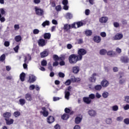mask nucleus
I'll list each match as a JSON object with an SVG mask.
<instances>
[{
	"mask_svg": "<svg viewBox=\"0 0 129 129\" xmlns=\"http://www.w3.org/2000/svg\"><path fill=\"white\" fill-rule=\"evenodd\" d=\"M70 64H76L78 61H81L79 56L76 54L70 55L68 58Z\"/></svg>",
	"mask_w": 129,
	"mask_h": 129,
	"instance_id": "f257e3e1",
	"label": "nucleus"
},
{
	"mask_svg": "<svg viewBox=\"0 0 129 129\" xmlns=\"http://www.w3.org/2000/svg\"><path fill=\"white\" fill-rule=\"evenodd\" d=\"M87 53V51L86 50L84 49V48H80L78 51V55H77V56L79 57L80 60H81L83 58V56L86 55Z\"/></svg>",
	"mask_w": 129,
	"mask_h": 129,
	"instance_id": "f03ea898",
	"label": "nucleus"
},
{
	"mask_svg": "<svg viewBox=\"0 0 129 129\" xmlns=\"http://www.w3.org/2000/svg\"><path fill=\"white\" fill-rule=\"evenodd\" d=\"M41 109L43 111H40V113H41L44 117H47V116L49 115V112L47 111L46 107H42Z\"/></svg>",
	"mask_w": 129,
	"mask_h": 129,
	"instance_id": "7ed1b4c3",
	"label": "nucleus"
},
{
	"mask_svg": "<svg viewBox=\"0 0 129 129\" xmlns=\"http://www.w3.org/2000/svg\"><path fill=\"white\" fill-rule=\"evenodd\" d=\"M120 61L122 63H124L126 64L129 62V58L127 56H122L120 57Z\"/></svg>",
	"mask_w": 129,
	"mask_h": 129,
	"instance_id": "20e7f679",
	"label": "nucleus"
},
{
	"mask_svg": "<svg viewBox=\"0 0 129 129\" xmlns=\"http://www.w3.org/2000/svg\"><path fill=\"white\" fill-rule=\"evenodd\" d=\"M37 43L40 47H44L46 45V40L44 39H39Z\"/></svg>",
	"mask_w": 129,
	"mask_h": 129,
	"instance_id": "39448f33",
	"label": "nucleus"
},
{
	"mask_svg": "<svg viewBox=\"0 0 129 129\" xmlns=\"http://www.w3.org/2000/svg\"><path fill=\"white\" fill-rule=\"evenodd\" d=\"M35 12L37 16H43L44 15V10L43 9L35 8Z\"/></svg>",
	"mask_w": 129,
	"mask_h": 129,
	"instance_id": "423d86ee",
	"label": "nucleus"
},
{
	"mask_svg": "<svg viewBox=\"0 0 129 129\" xmlns=\"http://www.w3.org/2000/svg\"><path fill=\"white\" fill-rule=\"evenodd\" d=\"M101 85H102V87L106 88L107 86L109 85V82H108L107 80L104 79L101 82Z\"/></svg>",
	"mask_w": 129,
	"mask_h": 129,
	"instance_id": "0eeeda50",
	"label": "nucleus"
},
{
	"mask_svg": "<svg viewBox=\"0 0 129 129\" xmlns=\"http://www.w3.org/2000/svg\"><path fill=\"white\" fill-rule=\"evenodd\" d=\"M96 76H97V74L96 73L93 74L92 77L89 79L90 82L95 83V82L96 81Z\"/></svg>",
	"mask_w": 129,
	"mask_h": 129,
	"instance_id": "6e6552de",
	"label": "nucleus"
},
{
	"mask_svg": "<svg viewBox=\"0 0 129 129\" xmlns=\"http://www.w3.org/2000/svg\"><path fill=\"white\" fill-rule=\"evenodd\" d=\"M93 40L95 43H100V42H101V37L99 36L96 35L94 36Z\"/></svg>",
	"mask_w": 129,
	"mask_h": 129,
	"instance_id": "1a4fd4ad",
	"label": "nucleus"
},
{
	"mask_svg": "<svg viewBox=\"0 0 129 129\" xmlns=\"http://www.w3.org/2000/svg\"><path fill=\"white\" fill-rule=\"evenodd\" d=\"M72 71L74 74H77L79 73V71H80V68L78 66H75L72 68Z\"/></svg>",
	"mask_w": 129,
	"mask_h": 129,
	"instance_id": "9d476101",
	"label": "nucleus"
},
{
	"mask_svg": "<svg viewBox=\"0 0 129 129\" xmlns=\"http://www.w3.org/2000/svg\"><path fill=\"white\" fill-rule=\"evenodd\" d=\"M70 29H71V25L68 24H66L64 25L63 27L64 32H69Z\"/></svg>",
	"mask_w": 129,
	"mask_h": 129,
	"instance_id": "9b49d317",
	"label": "nucleus"
},
{
	"mask_svg": "<svg viewBox=\"0 0 129 129\" xmlns=\"http://www.w3.org/2000/svg\"><path fill=\"white\" fill-rule=\"evenodd\" d=\"M25 99L28 101H32L33 100V97H32V94L30 93H28L25 94Z\"/></svg>",
	"mask_w": 129,
	"mask_h": 129,
	"instance_id": "f8f14e48",
	"label": "nucleus"
},
{
	"mask_svg": "<svg viewBox=\"0 0 129 129\" xmlns=\"http://www.w3.org/2000/svg\"><path fill=\"white\" fill-rule=\"evenodd\" d=\"M88 114L90 116H93V117H94L95 116H96V114H97V113H96V111H95V110L93 109H91L89 110Z\"/></svg>",
	"mask_w": 129,
	"mask_h": 129,
	"instance_id": "ddd939ff",
	"label": "nucleus"
},
{
	"mask_svg": "<svg viewBox=\"0 0 129 129\" xmlns=\"http://www.w3.org/2000/svg\"><path fill=\"white\" fill-rule=\"evenodd\" d=\"M36 81V77L33 75H31L29 76V79L28 80V82L29 83H34Z\"/></svg>",
	"mask_w": 129,
	"mask_h": 129,
	"instance_id": "4468645a",
	"label": "nucleus"
},
{
	"mask_svg": "<svg viewBox=\"0 0 129 129\" xmlns=\"http://www.w3.org/2000/svg\"><path fill=\"white\" fill-rule=\"evenodd\" d=\"M107 21H108V18L106 17H102L99 19V22L101 23V24H105Z\"/></svg>",
	"mask_w": 129,
	"mask_h": 129,
	"instance_id": "2eb2a0df",
	"label": "nucleus"
},
{
	"mask_svg": "<svg viewBox=\"0 0 129 129\" xmlns=\"http://www.w3.org/2000/svg\"><path fill=\"white\" fill-rule=\"evenodd\" d=\"M24 57V63H29V61H31V60H32V57L30 54H28L27 56H25Z\"/></svg>",
	"mask_w": 129,
	"mask_h": 129,
	"instance_id": "dca6fc26",
	"label": "nucleus"
},
{
	"mask_svg": "<svg viewBox=\"0 0 129 129\" xmlns=\"http://www.w3.org/2000/svg\"><path fill=\"white\" fill-rule=\"evenodd\" d=\"M5 120L7 125H11V124L14 123V120L13 119L5 118Z\"/></svg>",
	"mask_w": 129,
	"mask_h": 129,
	"instance_id": "f3484780",
	"label": "nucleus"
},
{
	"mask_svg": "<svg viewBox=\"0 0 129 129\" xmlns=\"http://www.w3.org/2000/svg\"><path fill=\"white\" fill-rule=\"evenodd\" d=\"M47 121L48 123H52L55 121V118L53 116H49L47 118Z\"/></svg>",
	"mask_w": 129,
	"mask_h": 129,
	"instance_id": "a211bd4d",
	"label": "nucleus"
},
{
	"mask_svg": "<svg viewBox=\"0 0 129 129\" xmlns=\"http://www.w3.org/2000/svg\"><path fill=\"white\" fill-rule=\"evenodd\" d=\"M107 55L110 57H114L116 56V52L112 50L107 51Z\"/></svg>",
	"mask_w": 129,
	"mask_h": 129,
	"instance_id": "6ab92c4d",
	"label": "nucleus"
},
{
	"mask_svg": "<svg viewBox=\"0 0 129 129\" xmlns=\"http://www.w3.org/2000/svg\"><path fill=\"white\" fill-rule=\"evenodd\" d=\"M3 116L4 118H10V117L12 116V113L10 112H5L3 113Z\"/></svg>",
	"mask_w": 129,
	"mask_h": 129,
	"instance_id": "aec40b11",
	"label": "nucleus"
},
{
	"mask_svg": "<svg viewBox=\"0 0 129 129\" xmlns=\"http://www.w3.org/2000/svg\"><path fill=\"white\" fill-rule=\"evenodd\" d=\"M49 55V52L47 50H44L40 53L41 58H45Z\"/></svg>",
	"mask_w": 129,
	"mask_h": 129,
	"instance_id": "412c9836",
	"label": "nucleus"
},
{
	"mask_svg": "<svg viewBox=\"0 0 129 129\" xmlns=\"http://www.w3.org/2000/svg\"><path fill=\"white\" fill-rule=\"evenodd\" d=\"M123 38V35L120 33H117L114 36V40H120Z\"/></svg>",
	"mask_w": 129,
	"mask_h": 129,
	"instance_id": "4be33fe9",
	"label": "nucleus"
},
{
	"mask_svg": "<svg viewBox=\"0 0 129 129\" xmlns=\"http://www.w3.org/2000/svg\"><path fill=\"white\" fill-rule=\"evenodd\" d=\"M43 38L45 39L50 40L51 39V34L50 33H45L43 34Z\"/></svg>",
	"mask_w": 129,
	"mask_h": 129,
	"instance_id": "5701e85b",
	"label": "nucleus"
},
{
	"mask_svg": "<svg viewBox=\"0 0 129 129\" xmlns=\"http://www.w3.org/2000/svg\"><path fill=\"white\" fill-rule=\"evenodd\" d=\"M83 100L85 102V103H87V104H89L91 102V99L87 97H84Z\"/></svg>",
	"mask_w": 129,
	"mask_h": 129,
	"instance_id": "b1692460",
	"label": "nucleus"
},
{
	"mask_svg": "<svg viewBox=\"0 0 129 129\" xmlns=\"http://www.w3.org/2000/svg\"><path fill=\"white\" fill-rule=\"evenodd\" d=\"M26 77V74L25 73H22L20 75V79L21 81L24 82L25 81V78Z\"/></svg>",
	"mask_w": 129,
	"mask_h": 129,
	"instance_id": "393cba45",
	"label": "nucleus"
},
{
	"mask_svg": "<svg viewBox=\"0 0 129 129\" xmlns=\"http://www.w3.org/2000/svg\"><path fill=\"white\" fill-rule=\"evenodd\" d=\"M61 119H62L63 120H67L68 118H69L70 116L69 114H68L67 113H64L62 116H61Z\"/></svg>",
	"mask_w": 129,
	"mask_h": 129,
	"instance_id": "a878e982",
	"label": "nucleus"
},
{
	"mask_svg": "<svg viewBox=\"0 0 129 129\" xmlns=\"http://www.w3.org/2000/svg\"><path fill=\"white\" fill-rule=\"evenodd\" d=\"M69 96H70V92L66 90L64 92V97L66 99H67L68 100H69Z\"/></svg>",
	"mask_w": 129,
	"mask_h": 129,
	"instance_id": "bb28decb",
	"label": "nucleus"
},
{
	"mask_svg": "<svg viewBox=\"0 0 129 129\" xmlns=\"http://www.w3.org/2000/svg\"><path fill=\"white\" fill-rule=\"evenodd\" d=\"M72 81L74 83L75 82H80V81H81V79H80V78H76L75 77H74L73 78H72Z\"/></svg>",
	"mask_w": 129,
	"mask_h": 129,
	"instance_id": "cd10ccee",
	"label": "nucleus"
},
{
	"mask_svg": "<svg viewBox=\"0 0 129 129\" xmlns=\"http://www.w3.org/2000/svg\"><path fill=\"white\" fill-rule=\"evenodd\" d=\"M94 89L97 90V91H100L101 89H102V86L101 85H97L95 86Z\"/></svg>",
	"mask_w": 129,
	"mask_h": 129,
	"instance_id": "c85d7f7f",
	"label": "nucleus"
},
{
	"mask_svg": "<svg viewBox=\"0 0 129 129\" xmlns=\"http://www.w3.org/2000/svg\"><path fill=\"white\" fill-rule=\"evenodd\" d=\"M85 34L86 36H87V37H90V36L92 35V31L90 30H86L85 32Z\"/></svg>",
	"mask_w": 129,
	"mask_h": 129,
	"instance_id": "c756f323",
	"label": "nucleus"
},
{
	"mask_svg": "<svg viewBox=\"0 0 129 129\" xmlns=\"http://www.w3.org/2000/svg\"><path fill=\"white\" fill-rule=\"evenodd\" d=\"M82 120V118H81L80 117H77L75 118V123L77 124H79V123H80L81 122V121Z\"/></svg>",
	"mask_w": 129,
	"mask_h": 129,
	"instance_id": "7c9ffc66",
	"label": "nucleus"
},
{
	"mask_svg": "<svg viewBox=\"0 0 129 129\" xmlns=\"http://www.w3.org/2000/svg\"><path fill=\"white\" fill-rule=\"evenodd\" d=\"M15 40L17 42H20V41H22V36L21 35L16 36L15 37Z\"/></svg>",
	"mask_w": 129,
	"mask_h": 129,
	"instance_id": "2f4dec72",
	"label": "nucleus"
},
{
	"mask_svg": "<svg viewBox=\"0 0 129 129\" xmlns=\"http://www.w3.org/2000/svg\"><path fill=\"white\" fill-rule=\"evenodd\" d=\"M66 18L69 20H71L73 18V15L70 13H68L66 14Z\"/></svg>",
	"mask_w": 129,
	"mask_h": 129,
	"instance_id": "473e14b6",
	"label": "nucleus"
},
{
	"mask_svg": "<svg viewBox=\"0 0 129 129\" xmlns=\"http://www.w3.org/2000/svg\"><path fill=\"white\" fill-rule=\"evenodd\" d=\"M50 25V21H48V20H46L45 21H44L42 24V27H43L44 28H45V27H46V26H49Z\"/></svg>",
	"mask_w": 129,
	"mask_h": 129,
	"instance_id": "72a5a7b5",
	"label": "nucleus"
},
{
	"mask_svg": "<svg viewBox=\"0 0 129 129\" xmlns=\"http://www.w3.org/2000/svg\"><path fill=\"white\" fill-rule=\"evenodd\" d=\"M107 53V50L105 49H102L100 50V54L104 55Z\"/></svg>",
	"mask_w": 129,
	"mask_h": 129,
	"instance_id": "f704fd0d",
	"label": "nucleus"
},
{
	"mask_svg": "<svg viewBox=\"0 0 129 129\" xmlns=\"http://www.w3.org/2000/svg\"><path fill=\"white\" fill-rule=\"evenodd\" d=\"M20 105H25L26 103V100L25 99H20L19 100Z\"/></svg>",
	"mask_w": 129,
	"mask_h": 129,
	"instance_id": "c9c22d12",
	"label": "nucleus"
},
{
	"mask_svg": "<svg viewBox=\"0 0 129 129\" xmlns=\"http://www.w3.org/2000/svg\"><path fill=\"white\" fill-rule=\"evenodd\" d=\"M76 25H77V28H80V27H82L84 25V23L81 21H79L76 22Z\"/></svg>",
	"mask_w": 129,
	"mask_h": 129,
	"instance_id": "e433bc0d",
	"label": "nucleus"
},
{
	"mask_svg": "<svg viewBox=\"0 0 129 129\" xmlns=\"http://www.w3.org/2000/svg\"><path fill=\"white\" fill-rule=\"evenodd\" d=\"M47 60H46L45 59H43L41 61V66H43V67L47 66Z\"/></svg>",
	"mask_w": 129,
	"mask_h": 129,
	"instance_id": "4c0bfd02",
	"label": "nucleus"
},
{
	"mask_svg": "<svg viewBox=\"0 0 129 129\" xmlns=\"http://www.w3.org/2000/svg\"><path fill=\"white\" fill-rule=\"evenodd\" d=\"M5 60H6V55L3 54L0 56V61L4 62Z\"/></svg>",
	"mask_w": 129,
	"mask_h": 129,
	"instance_id": "58836bf2",
	"label": "nucleus"
},
{
	"mask_svg": "<svg viewBox=\"0 0 129 129\" xmlns=\"http://www.w3.org/2000/svg\"><path fill=\"white\" fill-rule=\"evenodd\" d=\"M14 115L15 116V117H18V116H20L21 115V112L20 111H15L14 113Z\"/></svg>",
	"mask_w": 129,
	"mask_h": 129,
	"instance_id": "ea45409f",
	"label": "nucleus"
},
{
	"mask_svg": "<svg viewBox=\"0 0 129 129\" xmlns=\"http://www.w3.org/2000/svg\"><path fill=\"white\" fill-rule=\"evenodd\" d=\"M108 95H109L108 92H104L102 94V96L103 98H107V97H108Z\"/></svg>",
	"mask_w": 129,
	"mask_h": 129,
	"instance_id": "a19ab883",
	"label": "nucleus"
},
{
	"mask_svg": "<svg viewBox=\"0 0 129 129\" xmlns=\"http://www.w3.org/2000/svg\"><path fill=\"white\" fill-rule=\"evenodd\" d=\"M106 122L107 124H110L112 122V120L110 118H108L106 119Z\"/></svg>",
	"mask_w": 129,
	"mask_h": 129,
	"instance_id": "79ce46f5",
	"label": "nucleus"
},
{
	"mask_svg": "<svg viewBox=\"0 0 129 129\" xmlns=\"http://www.w3.org/2000/svg\"><path fill=\"white\" fill-rule=\"evenodd\" d=\"M65 59H66V55L65 54H62L61 55V57H59V60H60V61H63Z\"/></svg>",
	"mask_w": 129,
	"mask_h": 129,
	"instance_id": "37998d69",
	"label": "nucleus"
},
{
	"mask_svg": "<svg viewBox=\"0 0 129 129\" xmlns=\"http://www.w3.org/2000/svg\"><path fill=\"white\" fill-rule=\"evenodd\" d=\"M53 59L54 61H58L59 56H58L57 54H54L53 55Z\"/></svg>",
	"mask_w": 129,
	"mask_h": 129,
	"instance_id": "c03bdc74",
	"label": "nucleus"
},
{
	"mask_svg": "<svg viewBox=\"0 0 129 129\" xmlns=\"http://www.w3.org/2000/svg\"><path fill=\"white\" fill-rule=\"evenodd\" d=\"M65 85H67V86H68L69 85H70L71 84V80H68L66 81L64 83Z\"/></svg>",
	"mask_w": 129,
	"mask_h": 129,
	"instance_id": "a18cd8bd",
	"label": "nucleus"
},
{
	"mask_svg": "<svg viewBox=\"0 0 129 129\" xmlns=\"http://www.w3.org/2000/svg\"><path fill=\"white\" fill-rule=\"evenodd\" d=\"M58 76L60 77V78H64V77H65V74L62 72H59L58 73Z\"/></svg>",
	"mask_w": 129,
	"mask_h": 129,
	"instance_id": "49530a36",
	"label": "nucleus"
},
{
	"mask_svg": "<svg viewBox=\"0 0 129 129\" xmlns=\"http://www.w3.org/2000/svg\"><path fill=\"white\" fill-rule=\"evenodd\" d=\"M39 33H40V31L39 30V29H35L33 30V34L34 35H38Z\"/></svg>",
	"mask_w": 129,
	"mask_h": 129,
	"instance_id": "de8ad7c7",
	"label": "nucleus"
},
{
	"mask_svg": "<svg viewBox=\"0 0 129 129\" xmlns=\"http://www.w3.org/2000/svg\"><path fill=\"white\" fill-rule=\"evenodd\" d=\"M76 22H74V23L72 24L71 25V29H77V27H76Z\"/></svg>",
	"mask_w": 129,
	"mask_h": 129,
	"instance_id": "09e8293b",
	"label": "nucleus"
},
{
	"mask_svg": "<svg viewBox=\"0 0 129 129\" xmlns=\"http://www.w3.org/2000/svg\"><path fill=\"white\" fill-rule=\"evenodd\" d=\"M112 110L113 111H117V110H118V106L115 105L112 107Z\"/></svg>",
	"mask_w": 129,
	"mask_h": 129,
	"instance_id": "8fccbe9b",
	"label": "nucleus"
},
{
	"mask_svg": "<svg viewBox=\"0 0 129 129\" xmlns=\"http://www.w3.org/2000/svg\"><path fill=\"white\" fill-rule=\"evenodd\" d=\"M89 98L90 99H94L95 98V95L91 94L89 95Z\"/></svg>",
	"mask_w": 129,
	"mask_h": 129,
	"instance_id": "3c124183",
	"label": "nucleus"
},
{
	"mask_svg": "<svg viewBox=\"0 0 129 129\" xmlns=\"http://www.w3.org/2000/svg\"><path fill=\"white\" fill-rule=\"evenodd\" d=\"M19 49H20V46L19 45H17L14 48V50L16 53L19 52Z\"/></svg>",
	"mask_w": 129,
	"mask_h": 129,
	"instance_id": "603ef678",
	"label": "nucleus"
},
{
	"mask_svg": "<svg viewBox=\"0 0 129 129\" xmlns=\"http://www.w3.org/2000/svg\"><path fill=\"white\" fill-rule=\"evenodd\" d=\"M71 112V110L70 109H69V108H66L64 109V112L66 113H70V112Z\"/></svg>",
	"mask_w": 129,
	"mask_h": 129,
	"instance_id": "864d4df0",
	"label": "nucleus"
},
{
	"mask_svg": "<svg viewBox=\"0 0 129 129\" xmlns=\"http://www.w3.org/2000/svg\"><path fill=\"white\" fill-rule=\"evenodd\" d=\"M0 13H1V15L4 16V15H6V11L4 10L3 8L0 9Z\"/></svg>",
	"mask_w": 129,
	"mask_h": 129,
	"instance_id": "5fc2aeb1",
	"label": "nucleus"
},
{
	"mask_svg": "<svg viewBox=\"0 0 129 129\" xmlns=\"http://www.w3.org/2000/svg\"><path fill=\"white\" fill-rule=\"evenodd\" d=\"M14 29L15 31H18L19 29H20V25L19 24H15L14 25Z\"/></svg>",
	"mask_w": 129,
	"mask_h": 129,
	"instance_id": "6e6d98bb",
	"label": "nucleus"
},
{
	"mask_svg": "<svg viewBox=\"0 0 129 129\" xmlns=\"http://www.w3.org/2000/svg\"><path fill=\"white\" fill-rule=\"evenodd\" d=\"M124 82H125V79H120L119 81V83L120 84H123L124 83Z\"/></svg>",
	"mask_w": 129,
	"mask_h": 129,
	"instance_id": "4d7b16f0",
	"label": "nucleus"
},
{
	"mask_svg": "<svg viewBox=\"0 0 129 129\" xmlns=\"http://www.w3.org/2000/svg\"><path fill=\"white\" fill-rule=\"evenodd\" d=\"M78 44H83V39L80 38L77 39Z\"/></svg>",
	"mask_w": 129,
	"mask_h": 129,
	"instance_id": "13d9d810",
	"label": "nucleus"
},
{
	"mask_svg": "<svg viewBox=\"0 0 129 129\" xmlns=\"http://www.w3.org/2000/svg\"><path fill=\"white\" fill-rule=\"evenodd\" d=\"M61 5H58L57 6L55 7V10L59 12L61 11Z\"/></svg>",
	"mask_w": 129,
	"mask_h": 129,
	"instance_id": "bf43d9fd",
	"label": "nucleus"
},
{
	"mask_svg": "<svg viewBox=\"0 0 129 129\" xmlns=\"http://www.w3.org/2000/svg\"><path fill=\"white\" fill-rule=\"evenodd\" d=\"M123 120V117L122 116H119L117 117L116 118V120L117 121H122Z\"/></svg>",
	"mask_w": 129,
	"mask_h": 129,
	"instance_id": "052dcab7",
	"label": "nucleus"
},
{
	"mask_svg": "<svg viewBox=\"0 0 129 129\" xmlns=\"http://www.w3.org/2000/svg\"><path fill=\"white\" fill-rule=\"evenodd\" d=\"M124 101L126 103H129V96H125L124 97Z\"/></svg>",
	"mask_w": 129,
	"mask_h": 129,
	"instance_id": "680f3d73",
	"label": "nucleus"
},
{
	"mask_svg": "<svg viewBox=\"0 0 129 129\" xmlns=\"http://www.w3.org/2000/svg\"><path fill=\"white\" fill-rule=\"evenodd\" d=\"M100 36L102 37V38H105V37H106V33L104 32H101Z\"/></svg>",
	"mask_w": 129,
	"mask_h": 129,
	"instance_id": "e2e57ef3",
	"label": "nucleus"
},
{
	"mask_svg": "<svg viewBox=\"0 0 129 129\" xmlns=\"http://www.w3.org/2000/svg\"><path fill=\"white\" fill-rule=\"evenodd\" d=\"M62 4L63 6H67V5H68V0H63Z\"/></svg>",
	"mask_w": 129,
	"mask_h": 129,
	"instance_id": "0e129e2a",
	"label": "nucleus"
},
{
	"mask_svg": "<svg viewBox=\"0 0 129 129\" xmlns=\"http://www.w3.org/2000/svg\"><path fill=\"white\" fill-rule=\"evenodd\" d=\"M35 87H36V86H35L34 85H31L29 87V89H30V90H34V89H35Z\"/></svg>",
	"mask_w": 129,
	"mask_h": 129,
	"instance_id": "69168bd1",
	"label": "nucleus"
},
{
	"mask_svg": "<svg viewBox=\"0 0 129 129\" xmlns=\"http://www.w3.org/2000/svg\"><path fill=\"white\" fill-rule=\"evenodd\" d=\"M124 122L125 124H129V118H127L124 119Z\"/></svg>",
	"mask_w": 129,
	"mask_h": 129,
	"instance_id": "338daca9",
	"label": "nucleus"
},
{
	"mask_svg": "<svg viewBox=\"0 0 129 129\" xmlns=\"http://www.w3.org/2000/svg\"><path fill=\"white\" fill-rule=\"evenodd\" d=\"M4 46H5V47H9V46H10V42L5 41L4 42Z\"/></svg>",
	"mask_w": 129,
	"mask_h": 129,
	"instance_id": "774afa93",
	"label": "nucleus"
}]
</instances>
